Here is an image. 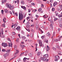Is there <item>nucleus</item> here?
I'll list each match as a JSON object with an SVG mask.
<instances>
[{
    "instance_id": "obj_1",
    "label": "nucleus",
    "mask_w": 62,
    "mask_h": 62,
    "mask_svg": "<svg viewBox=\"0 0 62 62\" xmlns=\"http://www.w3.org/2000/svg\"><path fill=\"white\" fill-rule=\"evenodd\" d=\"M6 7L9 8L11 10H13L14 7L13 6H12L11 5L9 4L8 3H7L6 4Z\"/></svg>"
},
{
    "instance_id": "obj_2",
    "label": "nucleus",
    "mask_w": 62,
    "mask_h": 62,
    "mask_svg": "<svg viewBox=\"0 0 62 62\" xmlns=\"http://www.w3.org/2000/svg\"><path fill=\"white\" fill-rule=\"evenodd\" d=\"M19 21H21L23 20V15L21 13H19Z\"/></svg>"
},
{
    "instance_id": "obj_3",
    "label": "nucleus",
    "mask_w": 62,
    "mask_h": 62,
    "mask_svg": "<svg viewBox=\"0 0 62 62\" xmlns=\"http://www.w3.org/2000/svg\"><path fill=\"white\" fill-rule=\"evenodd\" d=\"M55 61H57L59 59V58H60V57L59 56L57 55L55 57Z\"/></svg>"
},
{
    "instance_id": "obj_4",
    "label": "nucleus",
    "mask_w": 62,
    "mask_h": 62,
    "mask_svg": "<svg viewBox=\"0 0 62 62\" xmlns=\"http://www.w3.org/2000/svg\"><path fill=\"white\" fill-rule=\"evenodd\" d=\"M40 59L41 60H43V61H45L46 60V58L45 57H41L40 58Z\"/></svg>"
},
{
    "instance_id": "obj_5",
    "label": "nucleus",
    "mask_w": 62,
    "mask_h": 62,
    "mask_svg": "<svg viewBox=\"0 0 62 62\" xmlns=\"http://www.w3.org/2000/svg\"><path fill=\"white\" fill-rule=\"evenodd\" d=\"M59 6L60 8L59 9V11H61V10L62 9V5H61Z\"/></svg>"
},
{
    "instance_id": "obj_6",
    "label": "nucleus",
    "mask_w": 62,
    "mask_h": 62,
    "mask_svg": "<svg viewBox=\"0 0 62 62\" xmlns=\"http://www.w3.org/2000/svg\"><path fill=\"white\" fill-rule=\"evenodd\" d=\"M7 54V53H6L3 55V56L5 58H6L7 57V56H8L9 55V53Z\"/></svg>"
},
{
    "instance_id": "obj_7",
    "label": "nucleus",
    "mask_w": 62,
    "mask_h": 62,
    "mask_svg": "<svg viewBox=\"0 0 62 62\" xmlns=\"http://www.w3.org/2000/svg\"><path fill=\"white\" fill-rule=\"evenodd\" d=\"M39 46H40V47H42V42H41V41H39Z\"/></svg>"
},
{
    "instance_id": "obj_8",
    "label": "nucleus",
    "mask_w": 62,
    "mask_h": 62,
    "mask_svg": "<svg viewBox=\"0 0 62 62\" xmlns=\"http://www.w3.org/2000/svg\"><path fill=\"white\" fill-rule=\"evenodd\" d=\"M16 29L17 31H20L21 30L20 27L19 26H18Z\"/></svg>"
},
{
    "instance_id": "obj_9",
    "label": "nucleus",
    "mask_w": 62,
    "mask_h": 62,
    "mask_svg": "<svg viewBox=\"0 0 62 62\" xmlns=\"http://www.w3.org/2000/svg\"><path fill=\"white\" fill-rule=\"evenodd\" d=\"M37 54L38 56H39L41 54V52L39 51H38L37 53Z\"/></svg>"
},
{
    "instance_id": "obj_10",
    "label": "nucleus",
    "mask_w": 62,
    "mask_h": 62,
    "mask_svg": "<svg viewBox=\"0 0 62 62\" xmlns=\"http://www.w3.org/2000/svg\"><path fill=\"white\" fill-rule=\"evenodd\" d=\"M57 4V2H56V1H55L53 3V6L54 7H55V5H56Z\"/></svg>"
},
{
    "instance_id": "obj_11",
    "label": "nucleus",
    "mask_w": 62,
    "mask_h": 62,
    "mask_svg": "<svg viewBox=\"0 0 62 62\" xmlns=\"http://www.w3.org/2000/svg\"><path fill=\"white\" fill-rule=\"evenodd\" d=\"M6 18H5V17H4V18L3 19V21L4 23H6Z\"/></svg>"
},
{
    "instance_id": "obj_12",
    "label": "nucleus",
    "mask_w": 62,
    "mask_h": 62,
    "mask_svg": "<svg viewBox=\"0 0 62 62\" xmlns=\"http://www.w3.org/2000/svg\"><path fill=\"white\" fill-rule=\"evenodd\" d=\"M8 46L9 47H12V43H8Z\"/></svg>"
},
{
    "instance_id": "obj_13",
    "label": "nucleus",
    "mask_w": 62,
    "mask_h": 62,
    "mask_svg": "<svg viewBox=\"0 0 62 62\" xmlns=\"http://www.w3.org/2000/svg\"><path fill=\"white\" fill-rule=\"evenodd\" d=\"M1 35H3V29L1 28Z\"/></svg>"
},
{
    "instance_id": "obj_14",
    "label": "nucleus",
    "mask_w": 62,
    "mask_h": 62,
    "mask_svg": "<svg viewBox=\"0 0 62 62\" xmlns=\"http://www.w3.org/2000/svg\"><path fill=\"white\" fill-rule=\"evenodd\" d=\"M16 3H17V4H19V0H17L16 1H15V3L16 4Z\"/></svg>"
},
{
    "instance_id": "obj_15",
    "label": "nucleus",
    "mask_w": 62,
    "mask_h": 62,
    "mask_svg": "<svg viewBox=\"0 0 62 62\" xmlns=\"http://www.w3.org/2000/svg\"><path fill=\"white\" fill-rule=\"evenodd\" d=\"M35 45L36 46V50L35 52H36L37 50H38V49L37 48V46H38V44H36Z\"/></svg>"
},
{
    "instance_id": "obj_16",
    "label": "nucleus",
    "mask_w": 62,
    "mask_h": 62,
    "mask_svg": "<svg viewBox=\"0 0 62 62\" xmlns=\"http://www.w3.org/2000/svg\"><path fill=\"white\" fill-rule=\"evenodd\" d=\"M10 49H8L6 51V52L7 53V54H9V52H10Z\"/></svg>"
},
{
    "instance_id": "obj_17",
    "label": "nucleus",
    "mask_w": 62,
    "mask_h": 62,
    "mask_svg": "<svg viewBox=\"0 0 62 62\" xmlns=\"http://www.w3.org/2000/svg\"><path fill=\"white\" fill-rule=\"evenodd\" d=\"M14 50H16V49L17 48V45H15L14 46Z\"/></svg>"
},
{
    "instance_id": "obj_18",
    "label": "nucleus",
    "mask_w": 62,
    "mask_h": 62,
    "mask_svg": "<svg viewBox=\"0 0 62 62\" xmlns=\"http://www.w3.org/2000/svg\"><path fill=\"white\" fill-rule=\"evenodd\" d=\"M21 7L22 8L24 9V10H26V7H25L22 6Z\"/></svg>"
},
{
    "instance_id": "obj_19",
    "label": "nucleus",
    "mask_w": 62,
    "mask_h": 62,
    "mask_svg": "<svg viewBox=\"0 0 62 62\" xmlns=\"http://www.w3.org/2000/svg\"><path fill=\"white\" fill-rule=\"evenodd\" d=\"M18 25V24L17 23H16L14 24V28H15L16 26H17V25Z\"/></svg>"
},
{
    "instance_id": "obj_20",
    "label": "nucleus",
    "mask_w": 62,
    "mask_h": 62,
    "mask_svg": "<svg viewBox=\"0 0 62 62\" xmlns=\"http://www.w3.org/2000/svg\"><path fill=\"white\" fill-rule=\"evenodd\" d=\"M21 3L23 5H24V1L23 0H22L21 1Z\"/></svg>"
},
{
    "instance_id": "obj_21",
    "label": "nucleus",
    "mask_w": 62,
    "mask_h": 62,
    "mask_svg": "<svg viewBox=\"0 0 62 62\" xmlns=\"http://www.w3.org/2000/svg\"><path fill=\"white\" fill-rule=\"evenodd\" d=\"M43 56L46 57V58H47V57H48V55L47 54H44L43 55Z\"/></svg>"
},
{
    "instance_id": "obj_22",
    "label": "nucleus",
    "mask_w": 62,
    "mask_h": 62,
    "mask_svg": "<svg viewBox=\"0 0 62 62\" xmlns=\"http://www.w3.org/2000/svg\"><path fill=\"white\" fill-rule=\"evenodd\" d=\"M19 50H16V53H15V54H18V53H19Z\"/></svg>"
},
{
    "instance_id": "obj_23",
    "label": "nucleus",
    "mask_w": 62,
    "mask_h": 62,
    "mask_svg": "<svg viewBox=\"0 0 62 62\" xmlns=\"http://www.w3.org/2000/svg\"><path fill=\"white\" fill-rule=\"evenodd\" d=\"M39 24H37L36 25V28L37 30H38L39 29Z\"/></svg>"
},
{
    "instance_id": "obj_24",
    "label": "nucleus",
    "mask_w": 62,
    "mask_h": 62,
    "mask_svg": "<svg viewBox=\"0 0 62 62\" xmlns=\"http://www.w3.org/2000/svg\"><path fill=\"white\" fill-rule=\"evenodd\" d=\"M46 35L48 37H50L51 36V34H50L49 32L47 33L46 34Z\"/></svg>"
},
{
    "instance_id": "obj_25",
    "label": "nucleus",
    "mask_w": 62,
    "mask_h": 62,
    "mask_svg": "<svg viewBox=\"0 0 62 62\" xmlns=\"http://www.w3.org/2000/svg\"><path fill=\"white\" fill-rule=\"evenodd\" d=\"M7 2V0H2V4H3L4 3H5Z\"/></svg>"
},
{
    "instance_id": "obj_26",
    "label": "nucleus",
    "mask_w": 62,
    "mask_h": 62,
    "mask_svg": "<svg viewBox=\"0 0 62 62\" xmlns=\"http://www.w3.org/2000/svg\"><path fill=\"white\" fill-rule=\"evenodd\" d=\"M21 38H22V39H26V37H25L24 36H22L21 37Z\"/></svg>"
},
{
    "instance_id": "obj_27",
    "label": "nucleus",
    "mask_w": 62,
    "mask_h": 62,
    "mask_svg": "<svg viewBox=\"0 0 62 62\" xmlns=\"http://www.w3.org/2000/svg\"><path fill=\"white\" fill-rule=\"evenodd\" d=\"M55 13L56 14V16H57L58 14V12L57 11H56L55 12Z\"/></svg>"
},
{
    "instance_id": "obj_28",
    "label": "nucleus",
    "mask_w": 62,
    "mask_h": 62,
    "mask_svg": "<svg viewBox=\"0 0 62 62\" xmlns=\"http://www.w3.org/2000/svg\"><path fill=\"white\" fill-rule=\"evenodd\" d=\"M8 46V45H7V43H4V47H7Z\"/></svg>"
},
{
    "instance_id": "obj_29",
    "label": "nucleus",
    "mask_w": 62,
    "mask_h": 62,
    "mask_svg": "<svg viewBox=\"0 0 62 62\" xmlns=\"http://www.w3.org/2000/svg\"><path fill=\"white\" fill-rule=\"evenodd\" d=\"M50 26L52 29H53V25L50 24Z\"/></svg>"
},
{
    "instance_id": "obj_30",
    "label": "nucleus",
    "mask_w": 62,
    "mask_h": 62,
    "mask_svg": "<svg viewBox=\"0 0 62 62\" xmlns=\"http://www.w3.org/2000/svg\"><path fill=\"white\" fill-rule=\"evenodd\" d=\"M5 11V13H8V10L7 9H4Z\"/></svg>"
},
{
    "instance_id": "obj_31",
    "label": "nucleus",
    "mask_w": 62,
    "mask_h": 62,
    "mask_svg": "<svg viewBox=\"0 0 62 62\" xmlns=\"http://www.w3.org/2000/svg\"><path fill=\"white\" fill-rule=\"evenodd\" d=\"M51 23V24L53 25L54 24V22H53V20H51L50 21Z\"/></svg>"
},
{
    "instance_id": "obj_32",
    "label": "nucleus",
    "mask_w": 62,
    "mask_h": 62,
    "mask_svg": "<svg viewBox=\"0 0 62 62\" xmlns=\"http://www.w3.org/2000/svg\"><path fill=\"white\" fill-rule=\"evenodd\" d=\"M45 35H43L41 37V38L42 39H44V38H45Z\"/></svg>"
},
{
    "instance_id": "obj_33",
    "label": "nucleus",
    "mask_w": 62,
    "mask_h": 62,
    "mask_svg": "<svg viewBox=\"0 0 62 62\" xmlns=\"http://www.w3.org/2000/svg\"><path fill=\"white\" fill-rule=\"evenodd\" d=\"M43 17L45 19V18H48V16H46L45 15L43 16Z\"/></svg>"
},
{
    "instance_id": "obj_34",
    "label": "nucleus",
    "mask_w": 62,
    "mask_h": 62,
    "mask_svg": "<svg viewBox=\"0 0 62 62\" xmlns=\"http://www.w3.org/2000/svg\"><path fill=\"white\" fill-rule=\"evenodd\" d=\"M30 37H31V38H33V34H30Z\"/></svg>"
},
{
    "instance_id": "obj_35",
    "label": "nucleus",
    "mask_w": 62,
    "mask_h": 62,
    "mask_svg": "<svg viewBox=\"0 0 62 62\" xmlns=\"http://www.w3.org/2000/svg\"><path fill=\"white\" fill-rule=\"evenodd\" d=\"M48 20L49 21H51L52 20V18L51 17H49V18H48Z\"/></svg>"
},
{
    "instance_id": "obj_36",
    "label": "nucleus",
    "mask_w": 62,
    "mask_h": 62,
    "mask_svg": "<svg viewBox=\"0 0 62 62\" xmlns=\"http://www.w3.org/2000/svg\"><path fill=\"white\" fill-rule=\"evenodd\" d=\"M56 47L58 49H59L60 48V47L57 45H56Z\"/></svg>"
},
{
    "instance_id": "obj_37",
    "label": "nucleus",
    "mask_w": 62,
    "mask_h": 62,
    "mask_svg": "<svg viewBox=\"0 0 62 62\" xmlns=\"http://www.w3.org/2000/svg\"><path fill=\"white\" fill-rule=\"evenodd\" d=\"M1 38H5V35H2L1 36Z\"/></svg>"
},
{
    "instance_id": "obj_38",
    "label": "nucleus",
    "mask_w": 62,
    "mask_h": 62,
    "mask_svg": "<svg viewBox=\"0 0 62 62\" xmlns=\"http://www.w3.org/2000/svg\"><path fill=\"white\" fill-rule=\"evenodd\" d=\"M27 59V58H24L23 59V61H26Z\"/></svg>"
},
{
    "instance_id": "obj_39",
    "label": "nucleus",
    "mask_w": 62,
    "mask_h": 62,
    "mask_svg": "<svg viewBox=\"0 0 62 62\" xmlns=\"http://www.w3.org/2000/svg\"><path fill=\"white\" fill-rule=\"evenodd\" d=\"M45 40H46L45 41V42H46V43H48V40L47 39H45Z\"/></svg>"
},
{
    "instance_id": "obj_40",
    "label": "nucleus",
    "mask_w": 62,
    "mask_h": 62,
    "mask_svg": "<svg viewBox=\"0 0 62 62\" xmlns=\"http://www.w3.org/2000/svg\"><path fill=\"white\" fill-rule=\"evenodd\" d=\"M55 10V9L54 8H53L52 9V11H54Z\"/></svg>"
},
{
    "instance_id": "obj_41",
    "label": "nucleus",
    "mask_w": 62,
    "mask_h": 62,
    "mask_svg": "<svg viewBox=\"0 0 62 62\" xmlns=\"http://www.w3.org/2000/svg\"><path fill=\"white\" fill-rule=\"evenodd\" d=\"M1 12L2 14L3 15L4 14V10H2L1 11Z\"/></svg>"
},
{
    "instance_id": "obj_42",
    "label": "nucleus",
    "mask_w": 62,
    "mask_h": 62,
    "mask_svg": "<svg viewBox=\"0 0 62 62\" xmlns=\"http://www.w3.org/2000/svg\"><path fill=\"white\" fill-rule=\"evenodd\" d=\"M12 34L13 35H15V33L14 32H13L12 33Z\"/></svg>"
},
{
    "instance_id": "obj_43",
    "label": "nucleus",
    "mask_w": 62,
    "mask_h": 62,
    "mask_svg": "<svg viewBox=\"0 0 62 62\" xmlns=\"http://www.w3.org/2000/svg\"><path fill=\"white\" fill-rule=\"evenodd\" d=\"M43 7H44V5H43V4H41V8H42Z\"/></svg>"
},
{
    "instance_id": "obj_44",
    "label": "nucleus",
    "mask_w": 62,
    "mask_h": 62,
    "mask_svg": "<svg viewBox=\"0 0 62 62\" xmlns=\"http://www.w3.org/2000/svg\"><path fill=\"white\" fill-rule=\"evenodd\" d=\"M8 41H10H10H11V40H10V39H9V38H8Z\"/></svg>"
},
{
    "instance_id": "obj_45",
    "label": "nucleus",
    "mask_w": 62,
    "mask_h": 62,
    "mask_svg": "<svg viewBox=\"0 0 62 62\" xmlns=\"http://www.w3.org/2000/svg\"><path fill=\"white\" fill-rule=\"evenodd\" d=\"M49 50H50V48H49H49H46V51L47 52H48Z\"/></svg>"
},
{
    "instance_id": "obj_46",
    "label": "nucleus",
    "mask_w": 62,
    "mask_h": 62,
    "mask_svg": "<svg viewBox=\"0 0 62 62\" xmlns=\"http://www.w3.org/2000/svg\"><path fill=\"white\" fill-rule=\"evenodd\" d=\"M25 46L24 45H22V46H21V47L22 48H23V47H25Z\"/></svg>"
},
{
    "instance_id": "obj_47",
    "label": "nucleus",
    "mask_w": 62,
    "mask_h": 62,
    "mask_svg": "<svg viewBox=\"0 0 62 62\" xmlns=\"http://www.w3.org/2000/svg\"><path fill=\"white\" fill-rule=\"evenodd\" d=\"M53 50H55H55H56V48H55L54 47H53Z\"/></svg>"
},
{
    "instance_id": "obj_48",
    "label": "nucleus",
    "mask_w": 62,
    "mask_h": 62,
    "mask_svg": "<svg viewBox=\"0 0 62 62\" xmlns=\"http://www.w3.org/2000/svg\"><path fill=\"white\" fill-rule=\"evenodd\" d=\"M2 26H3V27H5V24L3 23L2 24Z\"/></svg>"
},
{
    "instance_id": "obj_49",
    "label": "nucleus",
    "mask_w": 62,
    "mask_h": 62,
    "mask_svg": "<svg viewBox=\"0 0 62 62\" xmlns=\"http://www.w3.org/2000/svg\"><path fill=\"white\" fill-rule=\"evenodd\" d=\"M57 19V18H55L54 19V21H56Z\"/></svg>"
},
{
    "instance_id": "obj_50",
    "label": "nucleus",
    "mask_w": 62,
    "mask_h": 62,
    "mask_svg": "<svg viewBox=\"0 0 62 62\" xmlns=\"http://www.w3.org/2000/svg\"><path fill=\"white\" fill-rule=\"evenodd\" d=\"M6 51V50L4 49H3L2 50V52H5Z\"/></svg>"
},
{
    "instance_id": "obj_51",
    "label": "nucleus",
    "mask_w": 62,
    "mask_h": 62,
    "mask_svg": "<svg viewBox=\"0 0 62 62\" xmlns=\"http://www.w3.org/2000/svg\"><path fill=\"white\" fill-rule=\"evenodd\" d=\"M16 41L17 42H19V39L17 38L16 39Z\"/></svg>"
},
{
    "instance_id": "obj_52",
    "label": "nucleus",
    "mask_w": 62,
    "mask_h": 62,
    "mask_svg": "<svg viewBox=\"0 0 62 62\" xmlns=\"http://www.w3.org/2000/svg\"><path fill=\"white\" fill-rule=\"evenodd\" d=\"M30 19V17H27L26 18V20H27L28 19Z\"/></svg>"
},
{
    "instance_id": "obj_53",
    "label": "nucleus",
    "mask_w": 62,
    "mask_h": 62,
    "mask_svg": "<svg viewBox=\"0 0 62 62\" xmlns=\"http://www.w3.org/2000/svg\"><path fill=\"white\" fill-rule=\"evenodd\" d=\"M41 9L40 8V9H39L38 11H39L40 12V11H41Z\"/></svg>"
},
{
    "instance_id": "obj_54",
    "label": "nucleus",
    "mask_w": 62,
    "mask_h": 62,
    "mask_svg": "<svg viewBox=\"0 0 62 62\" xmlns=\"http://www.w3.org/2000/svg\"><path fill=\"white\" fill-rule=\"evenodd\" d=\"M55 42H57V41H58V39H56L55 40Z\"/></svg>"
},
{
    "instance_id": "obj_55",
    "label": "nucleus",
    "mask_w": 62,
    "mask_h": 62,
    "mask_svg": "<svg viewBox=\"0 0 62 62\" xmlns=\"http://www.w3.org/2000/svg\"><path fill=\"white\" fill-rule=\"evenodd\" d=\"M31 5H33L34 6H35V4L34 3H31Z\"/></svg>"
},
{
    "instance_id": "obj_56",
    "label": "nucleus",
    "mask_w": 62,
    "mask_h": 62,
    "mask_svg": "<svg viewBox=\"0 0 62 62\" xmlns=\"http://www.w3.org/2000/svg\"><path fill=\"white\" fill-rule=\"evenodd\" d=\"M21 33L23 35H24V33L23 31H22Z\"/></svg>"
},
{
    "instance_id": "obj_57",
    "label": "nucleus",
    "mask_w": 62,
    "mask_h": 62,
    "mask_svg": "<svg viewBox=\"0 0 62 62\" xmlns=\"http://www.w3.org/2000/svg\"><path fill=\"white\" fill-rule=\"evenodd\" d=\"M12 12L13 13V14H15V13L14 12V11H13V10H12Z\"/></svg>"
},
{
    "instance_id": "obj_58",
    "label": "nucleus",
    "mask_w": 62,
    "mask_h": 62,
    "mask_svg": "<svg viewBox=\"0 0 62 62\" xmlns=\"http://www.w3.org/2000/svg\"><path fill=\"white\" fill-rule=\"evenodd\" d=\"M4 44H5V43H2V46H4Z\"/></svg>"
},
{
    "instance_id": "obj_59",
    "label": "nucleus",
    "mask_w": 62,
    "mask_h": 62,
    "mask_svg": "<svg viewBox=\"0 0 62 62\" xmlns=\"http://www.w3.org/2000/svg\"><path fill=\"white\" fill-rule=\"evenodd\" d=\"M30 54H31L30 55V57H31L32 56V54H31V53H30Z\"/></svg>"
},
{
    "instance_id": "obj_60",
    "label": "nucleus",
    "mask_w": 62,
    "mask_h": 62,
    "mask_svg": "<svg viewBox=\"0 0 62 62\" xmlns=\"http://www.w3.org/2000/svg\"><path fill=\"white\" fill-rule=\"evenodd\" d=\"M55 34V32H53V36H54Z\"/></svg>"
},
{
    "instance_id": "obj_61",
    "label": "nucleus",
    "mask_w": 62,
    "mask_h": 62,
    "mask_svg": "<svg viewBox=\"0 0 62 62\" xmlns=\"http://www.w3.org/2000/svg\"><path fill=\"white\" fill-rule=\"evenodd\" d=\"M15 14L16 15V16H18V14H17V13H16Z\"/></svg>"
},
{
    "instance_id": "obj_62",
    "label": "nucleus",
    "mask_w": 62,
    "mask_h": 62,
    "mask_svg": "<svg viewBox=\"0 0 62 62\" xmlns=\"http://www.w3.org/2000/svg\"><path fill=\"white\" fill-rule=\"evenodd\" d=\"M59 26L60 27V28H61V27H62V25H59Z\"/></svg>"
},
{
    "instance_id": "obj_63",
    "label": "nucleus",
    "mask_w": 62,
    "mask_h": 62,
    "mask_svg": "<svg viewBox=\"0 0 62 62\" xmlns=\"http://www.w3.org/2000/svg\"><path fill=\"white\" fill-rule=\"evenodd\" d=\"M9 14H12V12L11 11H10L9 12Z\"/></svg>"
},
{
    "instance_id": "obj_64",
    "label": "nucleus",
    "mask_w": 62,
    "mask_h": 62,
    "mask_svg": "<svg viewBox=\"0 0 62 62\" xmlns=\"http://www.w3.org/2000/svg\"><path fill=\"white\" fill-rule=\"evenodd\" d=\"M50 2L52 3L53 2V0H50Z\"/></svg>"
}]
</instances>
